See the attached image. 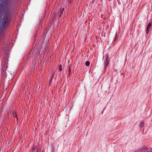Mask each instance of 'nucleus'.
<instances>
[{"mask_svg": "<svg viewBox=\"0 0 152 152\" xmlns=\"http://www.w3.org/2000/svg\"><path fill=\"white\" fill-rule=\"evenodd\" d=\"M69 72H71V70L70 69H69Z\"/></svg>", "mask_w": 152, "mask_h": 152, "instance_id": "12", "label": "nucleus"}, {"mask_svg": "<svg viewBox=\"0 0 152 152\" xmlns=\"http://www.w3.org/2000/svg\"><path fill=\"white\" fill-rule=\"evenodd\" d=\"M59 70L60 71H62V66L61 65H60L59 67Z\"/></svg>", "mask_w": 152, "mask_h": 152, "instance_id": "5", "label": "nucleus"}, {"mask_svg": "<svg viewBox=\"0 0 152 152\" xmlns=\"http://www.w3.org/2000/svg\"><path fill=\"white\" fill-rule=\"evenodd\" d=\"M109 61L108 60L107 58L106 60L104 62V65L105 66H106L108 64H109Z\"/></svg>", "mask_w": 152, "mask_h": 152, "instance_id": "1", "label": "nucleus"}, {"mask_svg": "<svg viewBox=\"0 0 152 152\" xmlns=\"http://www.w3.org/2000/svg\"><path fill=\"white\" fill-rule=\"evenodd\" d=\"M136 152H142L141 151H136Z\"/></svg>", "mask_w": 152, "mask_h": 152, "instance_id": "11", "label": "nucleus"}, {"mask_svg": "<svg viewBox=\"0 0 152 152\" xmlns=\"http://www.w3.org/2000/svg\"><path fill=\"white\" fill-rule=\"evenodd\" d=\"M117 33H116V34H115V37H116V38H117Z\"/></svg>", "mask_w": 152, "mask_h": 152, "instance_id": "9", "label": "nucleus"}, {"mask_svg": "<svg viewBox=\"0 0 152 152\" xmlns=\"http://www.w3.org/2000/svg\"><path fill=\"white\" fill-rule=\"evenodd\" d=\"M146 32L147 34H148L149 33V29L147 28L146 29Z\"/></svg>", "mask_w": 152, "mask_h": 152, "instance_id": "6", "label": "nucleus"}, {"mask_svg": "<svg viewBox=\"0 0 152 152\" xmlns=\"http://www.w3.org/2000/svg\"><path fill=\"white\" fill-rule=\"evenodd\" d=\"M144 152H148V149H146L144 151Z\"/></svg>", "mask_w": 152, "mask_h": 152, "instance_id": "8", "label": "nucleus"}, {"mask_svg": "<svg viewBox=\"0 0 152 152\" xmlns=\"http://www.w3.org/2000/svg\"><path fill=\"white\" fill-rule=\"evenodd\" d=\"M144 123L143 121L141 122L139 124V126L140 128H142L144 126Z\"/></svg>", "mask_w": 152, "mask_h": 152, "instance_id": "2", "label": "nucleus"}, {"mask_svg": "<svg viewBox=\"0 0 152 152\" xmlns=\"http://www.w3.org/2000/svg\"><path fill=\"white\" fill-rule=\"evenodd\" d=\"M64 10V8H63L61 10H60V13H61V14H62V12Z\"/></svg>", "mask_w": 152, "mask_h": 152, "instance_id": "7", "label": "nucleus"}, {"mask_svg": "<svg viewBox=\"0 0 152 152\" xmlns=\"http://www.w3.org/2000/svg\"><path fill=\"white\" fill-rule=\"evenodd\" d=\"M15 117H16V118H17V115H16V114H15Z\"/></svg>", "mask_w": 152, "mask_h": 152, "instance_id": "10", "label": "nucleus"}, {"mask_svg": "<svg viewBox=\"0 0 152 152\" xmlns=\"http://www.w3.org/2000/svg\"><path fill=\"white\" fill-rule=\"evenodd\" d=\"M151 26V24L150 23H149L148 24L147 28L149 29L150 28Z\"/></svg>", "mask_w": 152, "mask_h": 152, "instance_id": "4", "label": "nucleus"}, {"mask_svg": "<svg viewBox=\"0 0 152 152\" xmlns=\"http://www.w3.org/2000/svg\"><path fill=\"white\" fill-rule=\"evenodd\" d=\"M85 65L86 66H88L90 65V62L88 61H87L86 62Z\"/></svg>", "mask_w": 152, "mask_h": 152, "instance_id": "3", "label": "nucleus"}]
</instances>
